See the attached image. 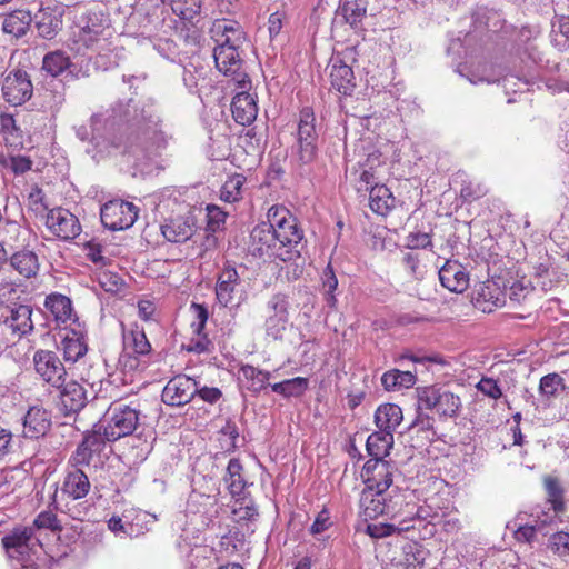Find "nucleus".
Returning <instances> with one entry per match:
<instances>
[{
    "instance_id": "f257e3e1",
    "label": "nucleus",
    "mask_w": 569,
    "mask_h": 569,
    "mask_svg": "<svg viewBox=\"0 0 569 569\" xmlns=\"http://www.w3.org/2000/svg\"><path fill=\"white\" fill-rule=\"evenodd\" d=\"M157 106L158 101L152 97L136 103L132 99L118 102L111 109L93 113L90 126L76 127V136L83 142L98 144L102 133L110 132L111 144L122 153L137 159L157 156L172 139Z\"/></svg>"
},
{
    "instance_id": "f03ea898",
    "label": "nucleus",
    "mask_w": 569,
    "mask_h": 569,
    "mask_svg": "<svg viewBox=\"0 0 569 569\" xmlns=\"http://www.w3.org/2000/svg\"><path fill=\"white\" fill-rule=\"evenodd\" d=\"M111 27L109 19L102 12H89L84 17V24L74 33V50L82 56L87 51L101 54L110 50Z\"/></svg>"
},
{
    "instance_id": "7ed1b4c3",
    "label": "nucleus",
    "mask_w": 569,
    "mask_h": 569,
    "mask_svg": "<svg viewBox=\"0 0 569 569\" xmlns=\"http://www.w3.org/2000/svg\"><path fill=\"white\" fill-rule=\"evenodd\" d=\"M267 219L273 227L272 232L279 246L288 250L290 260L300 257L305 247L303 231L291 212L283 206L274 204L268 210Z\"/></svg>"
},
{
    "instance_id": "20e7f679",
    "label": "nucleus",
    "mask_w": 569,
    "mask_h": 569,
    "mask_svg": "<svg viewBox=\"0 0 569 569\" xmlns=\"http://www.w3.org/2000/svg\"><path fill=\"white\" fill-rule=\"evenodd\" d=\"M405 498L402 495L390 496L385 491L363 489L360 497V507L366 518L376 519L379 516H388L392 520L403 515H413L418 509L413 503H406L408 510H403Z\"/></svg>"
},
{
    "instance_id": "39448f33",
    "label": "nucleus",
    "mask_w": 569,
    "mask_h": 569,
    "mask_svg": "<svg viewBox=\"0 0 569 569\" xmlns=\"http://www.w3.org/2000/svg\"><path fill=\"white\" fill-rule=\"evenodd\" d=\"M319 151V133L316 128V117L312 108L300 110L297 128V141L293 146V157L299 166L316 161Z\"/></svg>"
},
{
    "instance_id": "423d86ee",
    "label": "nucleus",
    "mask_w": 569,
    "mask_h": 569,
    "mask_svg": "<svg viewBox=\"0 0 569 569\" xmlns=\"http://www.w3.org/2000/svg\"><path fill=\"white\" fill-rule=\"evenodd\" d=\"M140 411L136 407L112 402L103 415V435L108 442H113L120 438L130 436L138 427Z\"/></svg>"
},
{
    "instance_id": "0eeeda50",
    "label": "nucleus",
    "mask_w": 569,
    "mask_h": 569,
    "mask_svg": "<svg viewBox=\"0 0 569 569\" xmlns=\"http://www.w3.org/2000/svg\"><path fill=\"white\" fill-rule=\"evenodd\" d=\"M7 556L23 567L32 562V557L42 548L33 527L18 526L1 539Z\"/></svg>"
},
{
    "instance_id": "6e6552de",
    "label": "nucleus",
    "mask_w": 569,
    "mask_h": 569,
    "mask_svg": "<svg viewBox=\"0 0 569 569\" xmlns=\"http://www.w3.org/2000/svg\"><path fill=\"white\" fill-rule=\"evenodd\" d=\"M216 298L226 308L239 307L248 298V292L238 270L230 263H226L218 273Z\"/></svg>"
},
{
    "instance_id": "1a4fd4ad",
    "label": "nucleus",
    "mask_w": 569,
    "mask_h": 569,
    "mask_svg": "<svg viewBox=\"0 0 569 569\" xmlns=\"http://www.w3.org/2000/svg\"><path fill=\"white\" fill-rule=\"evenodd\" d=\"M418 399L419 408L435 410L440 418H455L462 407L459 396L436 386L418 389Z\"/></svg>"
},
{
    "instance_id": "9d476101",
    "label": "nucleus",
    "mask_w": 569,
    "mask_h": 569,
    "mask_svg": "<svg viewBox=\"0 0 569 569\" xmlns=\"http://www.w3.org/2000/svg\"><path fill=\"white\" fill-rule=\"evenodd\" d=\"M272 228V224L267 219L266 222H261L252 229L250 233V253L257 258H274L290 261V257L287 256L288 250L279 246Z\"/></svg>"
},
{
    "instance_id": "9b49d317",
    "label": "nucleus",
    "mask_w": 569,
    "mask_h": 569,
    "mask_svg": "<svg viewBox=\"0 0 569 569\" xmlns=\"http://www.w3.org/2000/svg\"><path fill=\"white\" fill-rule=\"evenodd\" d=\"M32 363L38 377L51 388H60L67 380V369L54 351L37 350L33 353Z\"/></svg>"
},
{
    "instance_id": "f8f14e48",
    "label": "nucleus",
    "mask_w": 569,
    "mask_h": 569,
    "mask_svg": "<svg viewBox=\"0 0 569 569\" xmlns=\"http://www.w3.org/2000/svg\"><path fill=\"white\" fill-rule=\"evenodd\" d=\"M102 224L112 230L130 228L138 218V208L128 201L111 200L104 203L100 210Z\"/></svg>"
},
{
    "instance_id": "ddd939ff",
    "label": "nucleus",
    "mask_w": 569,
    "mask_h": 569,
    "mask_svg": "<svg viewBox=\"0 0 569 569\" xmlns=\"http://www.w3.org/2000/svg\"><path fill=\"white\" fill-rule=\"evenodd\" d=\"M213 59L217 69L226 77H230L240 89H248L251 81L243 70V61L239 50L233 48H214Z\"/></svg>"
},
{
    "instance_id": "4468645a",
    "label": "nucleus",
    "mask_w": 569,
    "mask_h": 569,
    "mask_svg": "<svg viewBox=\"0 0 569 569\" xmlns=\"http://www.w3.org/2000/svg\"><path fill=\"white\" fill-rule=\"evenodd\" d=\"M289 300L283 293H274L266 305L264 327L268 336L281 339L289 322Z\"/></svg>"
},
{
    "instance_id": "2eb2a0df",
    "label": "nucleus",
    "mask_w": 569,
    "mask_h": 569,
    "mask_svg": "<svg viewBox=\"0 0 569 569\" xmlns=\"http://www.w3.org/2000/svg\"><path fill=\"white\" fill-rule=\"evenodd\" d=\"M197 391L198 382L188 376L180 375L167 382L161 399L168 406L181 407L194 399Z\"/></svg>"
},
{
    "instance_id": "dca6fc26",
    "label": "nucleus",
    "mask_w": 569,
    "mask_h": 569,
    "mask_svg": "<svg viewBox=\"0 0 569 569\" xmlns=\"http://www.w3.org/2000/svg\"><path fill=\"white\" fill-rule=\"evenodd\" d=\"M46 226L56 237L62 240H73L81 232V224L77 216L62 207L49 210Z\"/></svg>"
},
{
    "instance_id": "f3484780",
    "label": "nucleus",
    "mask_w": 569,
    "mask_h": 569,
    "mask_svg": "<svg viewBox=\"0 0 569 569\" xmlns=\"http://www.w3.org/2000/svg\"><path fill=\"white\" fill-rule=\"evenodd\" d=\"M396 466L385 459H369L362 469L366 489L387 492L393 481Z\"/></svg>"
},
{
    "instance_id": "a211bd4d",
    "label": "nucleus",
    "mask_w": 569,
    "mask_h": 569,
    "mask_svg": "<svg viewBox=\"0 0 569 569\" xmlns=\"http://www.w3.org/2000/svg\"><path fill=\"white\" fill-rule=\"evenodd\" d=\"M209 32L216 43L214 48L239 50L247 39L241 24L233 20L218 19L212 23Z\"/></svg>"
},
{
    "instance_id": "6ab92c4d",
    "label": "nucleus",
    "mask_w": 569,
    "mask_h": 569,
    "mask_svg": "<svg viewBox=\"0 0 569 569\" xmlns=\"http://www.w3.org/2000/svg\"><path fill=\"white\" fill-rule=\"evenodd\" d=\"M2 92L6 101L13 106H20L28 101L33 92L30 77L24 70L10 71L2 84Z\"/></svg>"
},
{
    "instance_id": "aec40b11",
    "label": "nucleus",
    "mask_w": 569,
    "mask_h": 569,
    "mask_svg": "<svg viewBox=\"0 0 569 569\" xmlns=\"http://www.w3.org/2000/svg\"><path fill=\"white\" fill-rule=\"evenodd\" d=\"M91 490L89 477L81 468L67 467L59 491L72 501L86 498Z\"/></svg>"
},
{
    "instance_id": "412c9836",
    "label": "nucleus",
    "mask_w": 569,
    "mask_h": 569,
    "mask_svg": "<svg viewBox=\"0 0 569 569\" xmlns=\"http://www.w3.org/2000/svg\"><path fill=\"white\" fill-rule=\"evenodd\" d=\"M423 516L421 509H417L413 515H403L399 520L390 523L368 525L367 533L372 538H383L393 533L409 532L415 530L417 525H422Z\"/></svg>"
},
{
    "instance_id": "4be33fe9",
    "label": "nucleus",
    "mask_w": 569,
    "mask_h": 569,
    "mask_svg": "<svg viewBox=\"0 0 569 569\" xmlns=\"http://www.w3.org/2000/svg\"><path fill=\"white\" fill-rule=\"evenodd\" d=\"M196 231V218L191 212L167 220L161 226L163 237L174 243H183L189 240Z\"/></svg>"
},
{
    "instance_id": "5701e85b",
    "label": "nucleus",
    "mask_w": 569,
    "mask_h": 569,
    "mask_svg": "<svg viewBox=\"0 0 569 569\" xmlns=\"http://www.w3.org/2000/svg\"><path fill=\"white\" fill-rule=\"evenodd\" d=\"M57 389L60 391L61 410L66 416L78 413L88 403L87 390L74 380H64L63 386Z\"/></svg>"
},
{
    "instance_id": "b1692460",
    "label": "nucleus",
    "mask_w": 569,
    "mask_h": 569,
    "mask_svg": "<svg viewBox=\"0 0 569 569\" xmlns=\"http://www.w3.org/2000/svg\"><path fill=\"white\" fill-rule=\"evenodd\" d=\"M52 425L51 412L42 407L33 406L23 416V436L39 439L47 435Z\"/></svg>"
},
{
    "instance_id": "393cba45",
    "label": "nucleus",
    "mask_w": 569,
    "mask_h": 569,
    "mask_svg": "<svg viewBox=\"0 0 569 569\" xmlns=\"http://www.w3.org/2000/svg\"><path fill=\"white\" fill-rule=\"evenodd\" d=\"M32 22L38 36L51 40L62 28V12L57 8H40L33 16Z\"/></svg>"
},
{
    "instance_id": "a878e982",
    "label": "nucleus",
    "mask_w": 569,
    "mask_h": 569,
    "mask_svg": "<svg viewBox=\"0 0 569 569\" xmlns=\"http://www.w3.org/2000/svg\"><path fill=\"white\" fill-rule=\"evenodd\" d=\"M441 284L451 292L461 293L469 286V274L458 261L448 260L439 270Z\"/></svg>"
},
{
    "instance_id": "bb28decb",
    "label": "nucleus",
    "mask_w": 569,
    "mask_h": 569,
    "mask_svg": "<svg viewBox=\"0 0 569 569\" xmlns=\"http://www.w3.org/2000/svg\"><path fill=\"white\" fill-rule=\"evenodd\" d=\"M44 308L50 311L58 325H67L78 320L73 312L72 301L69 297L52 292L46 297Z\"/></svg>"
},
{
    "instance_id": "cd10ccee",
    "label": "nucleus",
    "mask_w": 569,
    "mask_h": 569,
    "mask_svg": "<svg viewBox=\"0 0 569 569\" xmlns=\"http://www.w3.org/2000/svg\"><path fill=\"white\" fill-rule=\"evenodd\" d=\"M330 82L331 87L339 93L351 96L356 88L355 74L351 67L339 58L332 59Z\"/></svg>"
},
{
    "instance_id": "c85d7f7f",
    "label": "nucleus",
    "mask_w": 569,
    "mask_h": 569,
    "mask_svg": "<svg viewBox=\"0 0 569 569\" xmlns=\"http://www.w3.org/2000/svg\"><path fill=\"white\" fill-rule=\"evenodd\" d=\"M231 111L237 123L248 126L257 118L258 114L256 99L243 90L233 97Z\"/></svg>"
},
{
    "instance_id": "c756f323",
    "label": "nucleus",
    "mask_w": 569,
    "mask_h": 569,
    "mask_svg": "<svg viewBox=\"0 0 569 569\" xmlns=\"http://www.w3.org/2000/svg\"><path fill=\"white\" fill-rule=\"evenodd\" d=\"M32 308L28 305H17L10 309V315L6 317L4 323L17 333L22 337L33 329V321L31 319Z\"/></svg>"
},
{
    "instance_id": "7c9ffc66",
    "label": "nucleus",
    "mask_w": 569,
    "mask_h": 569,
    "mask_svg": "<svg viewBox=\"0 0 569 569\" xmlns=\"http://www.w3.org/2000/svg\"><path fill=\"white\" fill-rule=\"evenodd\" d=\"M402 419V409L395 403L380 405L375 412V423L378 429L391 432L392 435Z\"/></svg>"
},
{
    "instance_id": "2f4dec72",
    "label": "nucleus",
    "mask_w": 569,
    "mask_h": 569,
    "mask_svg": "<svg viewBox=\"0 0 569 569\" xmlns=\"http://www.w3.org/2000/svg\"><path fill=\"white\" fill-rule=\"evenodd\" d=\"M368 3V0H339L337 12L351 28L357 29L367 16Z\"/></svg>"
},
{
    "instance_id": "473e14b6",
    "label": "nucleus",
    "mask_w": 569,
    "mask_h": 569,
    "mask_svg": "<svg viewBox=\"0 0 569 569\" xmlns=\"http://www.w3.org/2000/svg\"><path fill=\"white\" fill-rule=\"evenodd\" d=\"M32 23V14L29 10H14L8 13L2 22V30L4 33L11 34L14 38L23 37Z\"/></svg>"
},
{
    "instance_id": "72a5a7b5",
    "label": "nucleus",
    "mask_w": 569,
    "mask_h": 569,
    "mask_svg": "<svg viewBox=\"0 0 569 569\" xmlns=\"http://www.w3.org/2000/svg\"><path fill=\"white\" fill-rule=\"evenodd\" d=\"M242 471L243 467L239 459L232 458L229 460L223 481L233 498H240L247 487Z\"/></svg>"
},
{
    "instance_id": "f704fd0d",
    "label": "nucleus",
    "mask_w": 569,
    "mask_h": 569,
    "mask_svg": "<svg viewBox=\"0 0 569 569\" xmlns=\"http://www.w3.org/2000/svg\"><path fill=\"white\" fill-rule=\"evenodd\" d=\"M10 266L22 277L30 279L39 271V259L31 250H20L10 257Z\"/></svg>"
},
{
    "instance_id": "c9c22d12",
    "label": "nucleus",
    "mask_w": 569,
    "mask_h": 569,
    "mask_svg": "<svg viewBox=\"0 0 569 569\" xmlns=\"http://www.w3.org/2000/svg\"><path fill=\"white\" fill-rule=\"evenodd\" d=\"M393 446V435L383 430L372 432L366 442L370 459H385Z\"/></svg>"
},
{
    "instance_id": "e433bc0d",
    "label": "nucleus",
    "mask_w": 569,
    "mask_h": 569,
    "mask_svg": "<svg viewBox=\"0 0 569 569\" xmlns=\"http://www.w3.org/2000/svg\"><path fill=\"white\" fill-rule=\"evenodd\" d=\"M61 350L66 361L77 362L88 352V345L81 333L72 330L62 339Z\"/></svg>"
},
{
    "instance_id": "4c0bfd02",
    "label": "nucleus",
    "mask_w": 569,
    "mask_h": 569,
    "mask_svg": "<svg viewBox=\"0 0 569 569\" xmlns=\"http://www.w3.org/2000/svg\"><path fill=\"white\" fill-rule=\"evenodd\" d=\"M416 381V375L410 370L391 369L381 377V385L387 391L411 388Z\"/></svg>"
},
{
    "instance_id": "58836bf2",
    "label": "nucleus",
    "mask_w": 569,
    "mask_h": 569,
    "mask_svg": "<svg viewBox=\"0 0 569 569\" xmlns=\"http://www.w3.org/2000/svg\"><path fill=\"white\" fill-rule=\"evenodd\" d=\"M393 203L395 197L385 184H375L370 188L369 206L373 212L385 216Z\"/></svg>"
},
{
    "instance_id": "ea45409f",
    "label": "nucleus",
    "mask_w": 569,
    "mask_h": 569,
    "mask_svg": "<svg viewBox=\"0 0 569 569\" xmlns=\"http://www.w3.org/2000/svg\"><path fill=\"white\" fill-rule=\"evenodd\" d=\"M171 10L184 23L188 22L194 27L199 20L197 19L201 10L200 0H170Z\"/></svg>"
},
{
    "instance_id": "a19ab883",
    "label": "nucleus",
    "mask_w": 569,
    "mask_h": 569,
    "mask_svg": "<svg viewBox=\"0 0 569 569\" xmlns=\"http://www.w3.org/2000/svg\"><path fill=\"white\" fill-rule=\"evenodd\" d=\"M123 345L124 349L132 350L138 356H146L151 351V345L144 330L138 326L123 332Z\"/></svg>"
},
{
    "instance_id": "79ce46f5",
    "label": "nucleus",
    "mask_w": 569,
    "mask_h": 569,
    "mask_svg": "<svg viewBox=\"0 0 569 569\" xmlns=\"http://www.w3.org/2000/svg\"><path fill=\"white\" fill-rule=\"evenodd\" d=\"M543 487L547 493V501L556 513L565 510V489L557 477L545 476Z\"/></svg>"
},
{
    "instance_id": "37998d69",
    "label": "nucleus",
    "mask_w": 569,
    "mask_h": 569,
    "mask_svg": "<svg viewBox=\"0 0 569 569\" xmlns=\"http://www.w3.org/2000/svg\"><path fill=\"white\" fill-rule=\"evenodd\" d=\"M70 64L69 56L61 50L48 52L42 60V69L52 77L61 74Z\"/></svg>"
},
{
    "instance_id": "c03bdc74",
    "label": "nucleus",
    "mask_w": 569,
    "mask_h": 569,
    "mask_svg": "<svg viewBox=\"0 0 569 569\" xmlns=\"http://www.w3.org/2000/svg\"><path fill=\"white\" fill-rule=\"evenodd\" d=\"M240 372L250 382L248 390L258 393L268 386V381L271 377L269 371L260 370L251 365H244L241 367Z\"/></svg>"
},
{
    "instance_id": "a18cd8bd",
    "label": "nucleus",
    "mask_w": 569,
    "mask_h": 569,
    "mask_svg": "<svg viewBox=\"0 0 569 569\" xmlns=\"http://www.w3.org/2000/svg\"><path fill=\"white\" fill-rule=\"evenodd\" d=\"M565 389V380L559 373H548L540 379L539 393L546 399L559 397Z\"/></svg>"
},
{
    "instance_id": "49530a36",
    "label": "nucleus",
    "mask_w": 569,
    "mask_h": 569,
    "mask_svg": "<svg viewBox=\"0 0 569 569\" xmlns=\"http://www.w3.org/2000/svg\"><path fill=\"white\" fill-rule=\"evenodd\" d=\"M153 48L160 56L172 62L182 63V61L188 58L187 52H182L178 43L169 38L157 39L153 43Z\"/></svg>"
},
{
    "instance_id": "de8ad7c7",
    "label": "nucleus",
    "mask_w": 569,
    "mask_h": 569,
    "mask_svg": "<svg viewBox=\"0 0 569 569\" xmlns=\"http://www.w3.org/2000/svg\"><path fill=\"white\" fill-rule=\"evenodd\" d=\"M246 182V178L240 174L236 173L227 179V181L222 184L220 190V198L221 200L233 203L236 201H239L242 196V187Z\"/></svg>"
},
{
    "instance_id": "09e8293b",
    "label": "nucleus",
    "mask_w": 569,
    "mask_h": 569,
    "mask_svg": "<svg viewBox=\"0 0 569 569\" xmlns=\"http://www.w3.org/2000/svg\"><path fill=\"white\" fill-rule=\"evenodd\" d=\"M425 408H419V401L417 402V415L413 421L409 425V431L422 432L426 433L425 438L428 442L432 440L436 436L433 430L435 418L423 412Z\"/></svg>"
},
{
    "instance_id": "8fccbe9b",
    "label": "nucleus",
    "mask_w": 569,
    "mask_h": 569,
    "mask_svg": "<svg viewBox=\"0 0 569 569\" xmlns=\"http://www.w3.org/2000/svg\"><path fill=\"white\" fill-rule=\"evenodd\" d=\"M322 287L325 291L326 303L329 308L333 309L337 305L335 291L338 288V279L331 264H328L322 273Z\"/></svg>"
},
{
    "instance_id": "3c124183",
    "label": "nucleus",
    "mask_w": 569,
    "mask_h": 569,
    "mask_svg": "<svg viewBox=\"0 0 569 569\" xmlns=\"http://www.w3.org/2000/svg\"><path fill=\"white\" fill-rule=\"evenodd\" d=\"M0 164L14 174H23L31 170L32 161L26 156H0Z\"/></svg>"
},
{
    "instance_id": "603ef678",
    "label": "nucleus",
    "mask_w": 569,
    "mask_h": 569,
    "mask_svg": "<svg viewBox=\"0 0 569 569\" xmlns=\"http://www.w3.org/2000/svg\"><path fill=\"white\" fill-rule=\"evenodd\" d=\"M103 423L99 421L93 426V430L83 436L82 443L89 447L92 452L100 451L108 441L103 435Z\"/></svg>"
},
{
    "instance_id": "864d4df0",
    "label": "nucleus",
    "mask_w": 569,
    "mask_h": 569,
    "mask_svg": "<svg viewBox=\"0 0 569 569\" xmlns=\"http://www.w3.org/2000/svg\"><path fill=\"white\" fill-rule=\"evenodd\" d=\"M487 193V188L480 183L475 181H463L460 189V197L468 202H472L482 198Z\"/></svg>"
},
{
    "instance_id": "5fc2aeb1",
    "label": "nucleus",
    "mask_w": 569,
    "mask_h": 569,
    "mask_svg": "<svg viewBox=\"0 0 569 569\" xmlns=\"http://www.w3.org/2000/svg\"><path fill=\"white\" fill-rule=\"evenodd\" d=\"M548 548L559 555H569V532L559 531L550 536Z\"/></svg>"
},
{
    "instance_id": "6e6d98bb",
    "label": "nucleus",
    "mask_w": 569,
    "mask_h": 569,
    "mask_svg": "<svg viewBox=\"0 0 569 569\" xmlns=\"http://www.w3.org/2000/svg\"><path fill=\"white\" fill-rule=\"evenodd\" d=\"M92 455V450L84 443L80 442L76 451L69 458L67 467L80 468L81 466H89Z\"/></svg>"
},
{
    "instance_id": "4d7b16f0",
    "label": "nucleus",
    "mask_w": 569,
    "mask_h": 569,
    "mask_svg": "<svg viewBox=\"0 0 569 569\" xmlns=\"http://www.w3.org/2000/svg\"><path fill=\"white\" fill-rule=\"evenodd\" d=\"M208 210V223H207V231L214 233L221 227L224 224L227 214L217 206L209 204L207 207Z\"/></svg>"
},
{
    "instance_id": "13d9d810",
    "label": "nucleus",
    "mask_w": 569,
    "mask_h": 569,
    "mask_svg": "<svg viewBox=\"0 0 569 569\" xmlns=\"http://www.w3.org/2000/svg\"><path fill=\"white\" fill-rule=\"evenodd\" d=\"M31 527L34 528V532L38 529H50V530L60 529L59 520L52 511L40 512L33 520V525Z\"/></svg>"
},
{
    "instance_id": "bf43d9fd",
    "label": "nucleus",
    "mask_w": 569,
    "mask_h": 569,
    "mask_svg": "<svg viewBox=\"0 0 569 569\" xmlns=\"http://www.w3.org/2000/svg\"><path fill=\"white\" fill-rule=\"evenodd\" d=\"M309 388V379L296 377L286 380V398L301 397Z\"/></svg>"
},
{
    "instance_id": "052dcab7",
    "label": "nucleus",
    "mask_w": 569,
    "mask_h": 569,
    "mask_svg": "<svg viewBox=\"0 0 569 569\" xmlns=\"http://www.w3.org/2000/svg\"><path fill=\"white\" fill-rule=\"evenodd\" d=\"M476 387L481 393H483L485 396H487L491 399L497 400L502 396V390H501L500 386L492 378H487V377L481 378Z\"/></svg>"
},
{
    "instance_id": "680f3d73",
    "label": "nucleus",
    "mask_w": 569,
    "mask_h": 569,
    "mask_svg": "<svg viewBox=\"0 0 569 569\" xmlns=\"http://www.w3.org/2000/svg\"><path fill=\"white\" fill-rule=\"evenodd\" d=\"M0 127L1 132L6 136V139L8 140V137H12L13 139L21 138V130L17 126V121L13 118L12 114L3 113L0 116Z\"/></svg>"
},
{
    "instance_id": "e2e57ef3",
    "label": "nucleus",
    "mask_w": 569,
    "mask_h": 569,
    "mask_svg": "<svg viewBox=\"0 0 569 569\" xmlns=\"http://www.w3.org/2000/svg\"><path fill=\"white\" fill-rule=\"evenodd\" d=\"M532 289L522 283L521 281H515L507 291L509 299L515 302L523 301Z\"/></svg>"
},
{
    "instance_id": "0e129e2a",
    "label": "nucleus",
    "mask_w": 569,
    "mask_h": 569,
    "mask_svg": "<svg viewBox=\"0 0 569 569\" xmlns=\"http://www.w3.org/2000/svg\"><path fill=\"white\" fill-rule=\"evenodd\" d=\"M191 308L196 311L197 318V322L192 323L193 332L200 336L208 321V309L206 306L194 302L191 305Z\"/></svg>"
},
{
    "instance_id": "69168bd1",
    "label": "nucleus",
    "mask_w": 569,
    "mask_h": 569,
    "mask_svg": "<svg viewBox=\"0 0 569 569\" xmlns=\"http://www.w3.org/2000/svg\"><path fill=\"white\" fill-rule=\"evenodd\" d=\"M196 396H198L204 402L214 405L222 398V391L217 387H200L198 385V391Z\"/></svg>"
},
{
    "instance_id": "338daca9",
    "label": "nucleus",
    "mask_w": 569,
    "mask_h": 569,
    "mask_svg": "<svg viewBox=\"0 0 569 569\" xmlns=\"http://www.w3.org/2000/svg\"><path fill=\"white\" fill-rule=\"evenodd\" d=\"M552 32L557 46L565 47L569 44V17H562L559 21L558 31L553 29Z\"/></svg>"
},
{
    "instance_id": "774afa93",
    "label": "nucleus",
    "mask_w": 569,
    "mask_h": 569,
    "mask_svg": "<svg viewBox=\"0 0 569 569\" xmlns=\"http://www.w3.org/2000/svg\"><path fill=\"white\" fill-rule=\"evenodd\" d=\"M332 525L331 520H330V515H329V511L323 509L321 510L313 523L311 525L310 527V532L312 535H319V533H322L323 531H326L330 526Z\"/></svg>"
}]
</instances>
